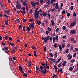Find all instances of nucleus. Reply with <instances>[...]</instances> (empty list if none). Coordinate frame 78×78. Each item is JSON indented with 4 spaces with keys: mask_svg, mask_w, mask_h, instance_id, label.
<instances>
[{
    "mask_svg": "<svg viewBox=\"0 0 78 78\" xmlns=\"http://www.w3.org/2000/svg\"><path fill=\"white\" fill-rule=\"evenodd\" d=\"M73 70V68L72 67H70L69 69V71H72Z\"/></svg>",
    "mask_w": 78,
    "mask_h": 78,
    "instance_id": "obj_33",
    "label": "nucleus"
},
{
    "mask_svg": "<svg viewBox=\"0 0 78 78\" xmlns=\"http://www.w3.org/2000/svg\"><path fill=\"white\" fill-rule=\"evenodd\" d=\"M61 57H60L59 58L58 60L57 61L58 63L59 62V61H61Z\"/></svg>",
    "mask_w": 78,
    "mask_h": 78,
    "instance_id": "obj_36",
    "label": "nucleus"
},
{
    "mask_svg": "<svg viewBox=\"0 0 78 78\" xmlns=\"http://www.w3.org/2000/svg\"><path fill=\"white\" fill-rule=\"evenodd\" d=\"M53 43H55V37H53Z\"/></svg>",
    "mask_w": 78,
    "mask_h": 78,
    "instance_id": "obj_45",
    "label": "nucleus"
},
{
    "mask_svg": "<svg viewBox=\"0 0 78 78\" xmlns=\"http://www.w3.org/2000/svg\"><path fill=\"white\" fill-rule=\"evenodd\" d=\"M31 5L32 6L36 5V3H35L33 1H32L31 2Z\"/></svg>",
    "mask_w": 78,
    "mask_h": 78,
    "instance_id": "obj_8",
    "label": "nucleus"
},
{
    "mask_svg": "<svg viewBox=\"0 0 78 78\" xmlns=\"http://www.w3.org/2000/svg\"><path fill=\"white\" fill-rule=\"evenodd\" d=\"M41 65H42L43 67H44V66H45V63L43 62L42 63H41Z\"/></svg>",
    "mask_w": 78,
    "mask_h": 78,
    "instance_id": "obj_47",
    "label": "nucleus"
},
{
    "mask_svg": "<svg viewBox=\"0 0 78 78\" xmlns=\"http://www.w3.org/2000/svg\"><path fill=\"white\" fill-rule=\"evenodd\" d=\"M59 29L57 28L56 29L55 31L56 32H58V31H59Z\"/></svg>",
    "mask_w": 78,
    "mask_h": 78,
    "instance_id": "obj_56",
    "label": "nucleus"
},
{
    "mask_svg": "<svg viewBox=\"0 0 78 78\" xmlns=\"http://www.w3.org/2000/svg\"><path fill=\"white\" fill-rule=\"evenodd\" d=\"M47 29L49 31H51V28L49 27L47 28Z\"/></svg>",
    "mask_w": 78,
    "mask_h": 78,
    "instance_id": "obj_53",
    "label": "nucleus"
},
{
    "mask_svg": "<svg viewBox=\"0 0 78 78\" xmlns=\"http://www.w3.org/2000/svg\"><path fill=\"white\" fill-rule=\"evenodd\" d=\"M29 12L31 14H33V12H32V9H30L29 11Z\"/></svg>",
    "mask_w": 78,
    "mask_h": 78,
    "instance_id": "obj_46",
    "label": "nucleus"
},
{
    "mask_svg": "<svg viewBox=\"0 0 78 78\" xmlns=\"http://www.w3.org/2000/svg\"><path fill=\"white\" fill-rule=\"evenodd\" d=\"M4 49H5V50H8L9 48H8V47H4Z\"/></svg>",
    "mask_w": 78,
    "mask_h": 78,
    "instance_id": "obj_30",
    "label": "nucleus"
},
{
    "mask_svg": "<svg viewBox=\"0 0 78 78\" xmlns=\"http://www.w3.org/2000/svg\"><path fill=\"white\" fill-rule=\"evenodd\" d=\"M53 76L54 77H55V78H57V77H58V76L56 75V74H53V76Z\"/></svg>",
    "mask_w": 78,
    "mask_h": 78,
    "instance_id": "obj_34",
    "label": "nucleus"
},
{
    "mask_svg": "<svg viewBox=\"0 0 78 78\" xmlns=\"http://www.w3.org/2000/svg\"><path fill=\"white\" fill-rule=\"evenodd\" d=\"M8 20H6L5 21V24L6 25H8Z\"/></svg>",
    "mask_w": 78,
    "mask_h": 78,
    "instance_id": "obj_23",
    "label": "nucleus"
},
{
    "mask_svg": "<svg viewBox=\"0 0 78 78\" xmlns=\"http://www.w3.org/2000/svg\"><path fill=\"white\" fill-rule=\"evenodd\" d=\"M54 47L55 48H56L57 47V43H55L53 45Z\"/></svg>",
    "mask_w": 78,
    "mask_h": 78,
    "instance_id": "obj_15",
    "label": "nucleus"
},
{
    "mask_svg": "<svg viewBox=\"0 0 78 78\" xmlns=\"http://www.w3.org/2000/svg\"><path fill=\"white\" fill-rule=\"evenodd\" d=\"M40 70L42 71V70H43V68H44V67L40 65Z\"/></svg>",
    "mask_w": 78,
    "mask_h": 78,
    "instance_id": "obj_17",
    "label": "nucleus"
},
{
    "mask_svg": "<svg viewBox=\"0 0 78 78\" xmlns=\"http://www.w3.org/2000/svg\"><path fill=\"white\" fill-rule=\"evenodd\" d=\"M68 60H70L71 58H72V56L70 55V56H69L68 57Z\"/></svg>",
    "mask_w": 78,
    "mask_h": 78,
    "instance_id": "obj_29",
    "label": "nucleus"
},
{
    "mask_svg": "<svg viewBox=\"0 0 78 78\" xmlns=\"http://www.w3.org/2000/svg\"><path fill=\"white\" fill-rule=\"evenodd\" d=\"M55 8L51 9V11L52 12H53V11H55Z\"/></svg>",
    "mask_w": 78,
    "mask_h": 78,
    "instance_id": "obj_39",
    "label": "nucleus"
},
{
    "mask_svg": "<svg viewBox=\"0 0 78 78\" xmlns=\"http://www.w3.org/2000/svg\"><path fill=\"white\" fill-rule=\"evenodd\" d=\"M67 37H66V36H63V37H62V38L63 39H66V38Z\"/></svg>",
    "mask_w": 78,
    "mask_h": 78,
    "instance_id": "obj_59",
    "label": "nucleus"
},
{
    "mask_svg": "<svg viewBox=\"0 0 78 78\" xmlns=\"http://www.w3.org/2000/svg\"><path fill=\"white\" fill-rule=\"evenodd\" d=\"M53 61L54 64H56V58H54Z\"/></svg>",
    "mask_w": 78,
    "mask_h": 78,
    "instance_id": "obj_24",
    "label": "nucleus"
},
{
    "mask_svg": "<svg viewBox=\"0 0 78 78\" xmlns=\"http://www.w3.org/2000/svg\"><path fill=\"white\" fill-rule=\"evenodd\" d=\"M62 64V63H61L58 64V67H60L61 66V65Z\"/></svg>",
    "mask_w": 78,
    "mask_h": 78,
    "instance_id": "obj_43",
    "label": "nucleus"
},
{
    "mask_svg": "<svg viewBox=\"0 0 78 78\" xmlns=\"http://www.w3.org/2000/svg\"><path fill=\"white\" fill-rule=\"evenodd\" d=\"M60 71L62 73H63V71H62V68H60Z\"/></svg>",
    "mask_w": 78,
    "mask_h": 78,
    "instance_id": "obj_48",
    "label": "nucleus"
},
{
    "mask_svg": "<svg viewBox=\"0 0 78 78\" xmlns=\"http://www.w3.org/2000/svg\"><path fill=\"white\" fill-rule=\"evenodd\" d=\"M19 69L20 70V71H22L23 70L22 68V67H21L20 66H19Z\"/></svg>",
    "mask_w": 78,
    "mask_h": 78,
    "instance_id": "obj_12",
    "label": "nucleus"
},
{
    "mask_svg": "<svg viewBox=\"0 0 78 78\" xmlns=\"http://www.w3.org/2000/svg\"><path fill=\"white\" fill-rule=\"evenodd\" d=\"M66 63H67V62L66 61H65L63 63H62V65L63 66H65L66 65Z\"/></svg>",
    "mask_w": 78,
    "mask_h": 78,
    "instance_id": "obj_16",
    "label": "nucleus"
},
{
    "mask_svg": "<svg viewBox=\"0 0 78 78\" xmlns=\"http://www.w3.org/2000/svg\"><path fill=\"white\" fill-rule=\"evenodd\" d=\"M49 56H50V57H53V53L51 52L49 54Z\"/></svg>",
    "mask_w": 78,
    "mask_h": 78,
    "instance_id": "obj_27",
    "label": "nucleus"
},
{
    "mask_svg": "<svg viewBox=\"0 0 78 78\" xmlns=\"http://www.w3.org/2000/svg\"><path fill=\"white\" fill-rule=\"evenodd\" d=\"M51 22L52 23L51 24V25H52V26H53V25H55V23L54 22V21L53 20H51Z\"/></svg>",
    "mask_w": 78,
    "mask_h": 78,
    "instance_id": "obj_25",
    "label": "nucleus"
},
{
    "mask_svg": "<svg viewBox=\"0 0 78 78\" xmlns=\"http://www.w3.org/2000/svg\"><path fill=\"white\" fill-rule=\"evenodd\" d=\"M76 53H75L74 55H73V58H75V57H76Z\"/></svg>",
    "mask_w": 78,
    "mask_h": 78,
    "instance_id": "obj_37",
    "label": "nucleus"
},
{
    "mask_svg": "<svg viewBox=\"0 0 78 78\" xmlns=\"http://www.w3.org/2000/svg\"><path fill=\"white\" fill-rule=\"evenodd\" d=\"M40 3L41 4H43V0H40Z\"/></svg>",
    "mask_w": 78,
    "mask_h": 78,
    "instance_id": "obj_62",
    "label": "nucleus"
},
{
    "mask_svg": "<svg viewBox=\"0 0 78 78\" xmlns=\"http://www.w3.org/2000/svg\"><path fill=\"white\" fill-rule=\"evenodd\" d=\"M26 28V27H23V31H25Z\"/></svg>",
    "mask_w": 78,
    "mask_h": 78,
    "instance_id": "obj_41",
    "label": "nucleus"
},
{
    "mask_svg": "<svg viewBox=\"0 0 78 78\" xmlns=\"http://www.w3.org/2000/svg\"><path fill=\"white\" fill-rule=\"evenodd\" d=\"M51 3V2H50V0H48L47 2H46V4L47 5H49Z\"/></svg>",
    "mask_w": 78,
    "mask_h": 78,
    "instance_id": "obj_13",
    "label": "nucleus"
},
{
    "mask_svg": "<svg viewBox=\"0 0 78 78\" xmlns=\"http://www.w3.org/2000/svg\"><path fill=\"white\" fill-rule=\"evenodd\" d=\"M73 17H76V14L75 12H74L73 14Z\"/></svg>",
    "mask_w": 78,
    "mask_h": 78,
    "instance_id": "obj_38",
    "label": "nucleus"
},
{
    "mask_svg": "<svg viewBox=\"0 0 78 78\" xmlns=\"http://www.w3.org/2000/svg\"><path fill=\"white\" fill-rule=\"evenodd\" d=\"M73 6H71L70 7V10H73Z\"/></svg>",
    "mask_w": 78,
    "mask_h": 78,
    "instance_id": "obj_60",
    "label": "nucleus"
},
{
    "mask_svg": "<svg viewBox=\"0 0 78 78\" xmlns=\"http://www.w3.org/2000/svg\"><path fill=\"white\" fill-rule=\"evenodd\" d=\"M44 21L45 22V23H48V21H47V20H44Z\"/></svg>",
    "mask_w": 78,
    "mask_h": 78,
    "instance_id": "obj_61",
    "label": "nucleus"
},
{
    "mask_svg": "<svg viewBox=\"0 0 78 78\" xmlns=\"http://www.w3.org/2000/svg\"><path fill=\"white\" fill-rule=\"evenodd\" d=\"M54 67L55 69H58V67L55 66V65H54Z\"/></svg>",
    "mask_w": 78,
    "mask_h": 78,
    "instance_id": "obj_49",
    "label": "nucleus"
},
{
    "mask_svg": "<svg viewBox=\"0 0 78 78\" xmlns=\"http://www.w3.org/2000/svg\"><path fill=\"white\" fill-rule=\"evenodd\" d=\"M26 31H30V28L29 27H27V29H26Z\"/></svg>",
    "mask_w": 78,
    "mask_h": 78,
    "instance_id": "obj_20",
    "label": "nucleus"
},
{
    "mask_svg": "<svg viewBox=\"0 0 78 78\" xmlns=\"http://www.w3.org/2000/svg\"><path fill=\"white\" fill-rule=\"evenodd\" d=\"M62 48H64L65 47V45H64V44H63V43H62Z\"/></svg>",
    "mask_w": 78,
    "mask_h": 78,
    "instance_id": "obj_51",
    "label": "nucleus"
},
{
    "mask_svg": "<svg viewBox=\"0 0 78 78\" xmlns=\"http://www.w3.org/2000/svg\"><path fill=\"white\" fill-rule=\"evenodd\" d=\"M16 8H17V9H21V8L22 7V5H20V4H18L16 5Z\"/></svg>",
    "mask_w": 78,
    "mask_h": 78,
    "instance_id": "obj_4",
    "label": "nucleus"
},
{
    "mask_svg": "<svg viewBox=\"0 0 78 78\" xmlns=\"http://www.w3.org/2000/svg\"><path fill=\"white\" fill-rule=\"evenodd\" d=\"M23 11L24 12L25 14H26V12H25V7H22Z\"/></svg>",
    "mask_w": 78,
    "mask_h": 78,
    "instance_id": "obj_11",
    "label": "nucleus"
},
{
    "mask_svg": "<svg viewBox=\"0 0 78 78\" xmlns=\"http://www.w3.org/2000/svg\"><path fill=\"white\" fill-rule=\"evenodd\" d=\"M54 59H53V58H50L49 59V60H50L51 61H53Z\"/></svg>",
    "mask_w": 78,
    "mask_h": 78,
    "instance_id": "obj_50",
    "label": "nucleus"
},
{
    "mask_svg": "<svg viewBox=\"0 0 78 78\" xmlns=\"http://www.w3.org/2000/svg\"><path fill=\"white\" fill-rule=\"evenodd\" d=\"M75 61V59H72L71 61L72 64H73V62Z\"/></svg>",
    "mask_w": 78,
    "mask_h": 78,
    "instance_id": "obj_26",
    "label": "nucleus"
},
{
    "mask_svg": "<svg viewBox=\"0 0 78 78\" xmlns=\"http://www.w3.org/2000/svg\"><path fill=\"white\" fill-rule=\"evenodd\" d=\"M5 14H7L8 15L11 16V13L10 11H9L8 10H6V11H5Z\"/></svg>",
    "mask_w": 78,
    "mask_h": 78,
    "instance_id": "obj_6",
    "label": "nucleus"
},
{
    "mask_svg": "<svg viewBox=\"0 0 78 78\" xmlns=\"http://www.w3.org/2000/svg\"><path fill=\"white\" fill-rule=\"evenodd\" d=\"M0 4H2L1 7L2 8H3V7H4V5L2 4V1H0Z\"/></svg>",
    "mask_w": 78,
    "mask_h": 78,
    "instance_id": "obj_28",
    "label": "nucleus"
},
{
    "mask_svg": "<svg viewBox=\"0 0 78 78\" xmlns=\"http://www.w3.org/2000/svg\"><path fill=\"white\" fill-rule=\"evenodd\" d=\"M19 29H21V28H22V26L21 25H20L19 26Z\"/></svg>",
    "mask_w": 78,
    "mask_h": 78,
    "instance_id": "obj_58",
    "label": "nucleus"
},
{
    "mask_svg": "<svg viewBox=\"0 0 78 78\" xmlns=\"http://www.w3.org/2000/svg\"><path fill=\"white\" fill-rule=\"evenodd\" d=\"M69 49H67L65 51V53H69Z\"/></svg>",
    "mask_w": 78,
    "mask_h": 78,
    "instance_id": "obj_31",
    "label": "nucleus"
},
{
    "mask_svg": "<svg viewBox=\"0 0 78 78\" xmlns=\"http://www.w3.org/2000/svg\"><path fill=\"white\" fill-rule=\"evenodd\" d=\"M50 36H48L47 37H45V38L44 37H42V40L44 41L45 43H47V42L49 40V38H50Z\"/></svg>",
    "mask_w": 78,
    "mask_h": 78,
    "instance_id": "obj_1",
    "label": "nucleus"
},
{
    "mask_svg": "<svg viewBox=\"0 0 78 78\" xmlns=\"http://www.w3.org/2000/svg\"><path fill=\"white\" fill-rule=\"evenodd\" d=\"M23 5H24L25 6H27V2L25 1H24L23 2Z\"/></svg>",
    "mask_w": 78,
    "mask_h": 78,
    "instance_id": "obj_18",
    "label": "nucleus"
},
{
    "mask_svg": "<svg viewBox=\"0 0 78 78\" xmlns=\"http://www.w3.org/2000/svg\"><path fill=\"white\" fill-rule=\"evenodd\" d=\"M58 37H59L58 35H57L55 37V40H56V41H58Z\"/></svg>",
    "mask_w": 78,
    "mask_h": 78,
    "instance_id": "obj_35",
    "label": "nucleus"
},
{
    "mask_svg": "<svg viewBox=\"0 0 78 78\" xmlns=\"http://www.w3.org/2000/svg\"><path fill=\"white\" fill-rule=\"evenodd\" d=\"M43 15L44 17H45L46 15H47V12H46L45 13L44 12L43 14Z\"/></svg>",
    "mask_w": 78,
    "mask_h": 78,
    "instance_id": "obj_22",
    "label": "nucleus"
},
{
    "mask_svg": "<svg viewBox=\"0 0 78 78\" xmlns=\"http://www.w3.org/2000/svg\"><path fill=\"white\" fill-rule=\"evenodd\" d=\"M36 5H37V6H39V2H36Z\"/></svg>",
    "mask_w": 78,
    "mask_h": 78,
    "instance_id": "obj_55",
    "label": "nucleus"
},
{
    "mask_svg": "<svg viewBox=\"0 0 78 78\" xmlns=\"http://www.w3.org/2000/svg\"><path fill=\"white\" fill-rule=\"evenodd\" d=\"M41 72L43 75H45L47 73V69H44V70H42L41 71Z\"/></svg>",
    "mask_w": 78,
    "mask_h": 78,
    "instance_id": "obj_3",
    "label": "nucleus"
},
{
    "mask_svg": "<svg viewBox=\"0 0 78 78\" xmlns=\"http://www.w3.org/2000/svg\"><path fill=\"white\" fill-rule=\"evenodd\" d=\"M54 55L55 57L56 58H57V57H58V52L57 51H56L55 52V53H54Z\"/></svg>",
    "mask_w": 78,
    "mask_h": 78,
    "instance_id": "obj_10",
    "label": "nucleus"
},
{
    "mask_svg": "<svg viewBox=\"0 0 78 78\" xmlns=\"http://www.w3.org/2000/svg\"><path fill=\"white\" fill-rule=\"evenodd\" d=\"M39 14H40V13L38 11H37V12L34 14V16L36 19H37L38 17H39Z\"/></svg>",
    "mask_w": 78,
    "mask_h": 78,
    "instance_id": "obj_2",
    "label": "nucleus"
},
{
    "mask_svg": "<svg viewBox=\"0 0 78 78\" xmlns=\"http://www.w3.org/2000/svg\"><path fill=\"white\" fill-rule=\"evenodd\" d=\"M23 75L24 76H25V77H27V76H28V74L26 73H24L23 74Z\"/></svg>",
    "mask_w": 78,
    "mask_h": 78,
    "instance_id": "obj_19",
    "label": "nucleus"
},
{
    "mask_svg": "<svg viewBox=\"0 0 78 78\" xmlns=\"http://www.w3.org/2000/svg\"><path fill=\"white\" fill-rule=\"evenodd\" d=\"M70 26L71 27H72L74 26V25L73 24V23H71Z\"/></svg>",
    "mask_w": 78,
    "mask_h": 78,
    "instance_id": "obj_54",
    "label": "nucleus"
},
{
    "mask_svg": "<svg viewBox=\"0 0 78 78\" xmlns=\"http://www.w3.org/2000/svg\"><path fill=\"white\" fill-rule=\"evenodd\" d=\"M70 33L71 34H75L76 33L75 30H71Z\"/></svg>",
    "mask_w": 78,
    "mask_h": 78,
    "instance_id": "obj_5",
    "label": "nucleus"
},
{
    "mask_svg": "<svg viewBox=\"0 0 78 78\" xmlns=\"http://www.w3.org/2000/svg\"><path fill=\"white\" fill-rule=\"evenodd\" d=\"M33 19L31 18L29 19V22H33Z\"/></svg>",
    "mask_w": 78,
    "mask_h": 78,
    "instance_id": "obj_44",
    "label": "nucleus"
},
{
    "mask_svg": "<svg viewBox=\"0 0 78 78\" xmlns=\"http://www.w3.org/2000/svg\"><path fill=\"white\" fill-rule=\"evenodd\" d=\"M62 14L64 15L65 14V11L63 10L62 12Z\"/></svg>",
    "mask_w": 78,
    "mask_h": 78,
    "instance_id": "obj_64",
    "label": "nucleus"
},
{
    "mask_svg": "<svg viewBox=\"0 0 78 78\" xmlns=\"http://www.w3.org/2000/svg\"><path fill=\"white\" fill-rule=\"evenodd\" d=\"M37 24H38V25H41V22L39 20H37Z\"/></svg>",
    "mask_w": 78,
    "mask_h": 78,
    "instance_id": "obj_9",
    "label": "nucleus"
},
{
    "mask_svg": "<svg viewBox=\"0 0 78 78\" xmlns=\"http://www.w3.org/2000/svg\"><path fill=\"white\" fill-rule=\"evenodd\" d=\"M46 33L47 34V35H48V33H49V31L48 30H47L46 31Z\"/></svg>",
    "mask_w": 78,
    "mask_h": 78,
    "instance_id": "obj_57",
    "label": "nucleus"
},
{
    "mask_svg": "<svg viewBox=\"0 0 78 78\" xmlns=\"http://www.w3.org/2000/svg\"><path fill=\"white\" fill-rule=\"evenodd\" d=\"M20 11L21 13H23V14H25V12L23 11H22V9L20 10Z\"/></svg>",
    "mask_w": 78,
    "mask_h": 78,
    "instance_id": "obj_52",
    "label": "nucleus"
},
{
    "mask_svg": "<svg viewBox=\"0 0 78 78\" xmlns=\"http://www.w3.org/2000/svg\"><path fill=\"white\" fill-rule=\"evenodd\" d=\"M11 51L12 53H15V51L14 50V49H12H12L11 50Z\"/></svg>",
    "mask_w": 78,
    "mask_h": 78,
    "instance_id": "obj_32",
    "label": "nucleus"
},
{
    "mask_svg": "<svg viewBox=\"0 0 78 78\" xmlns=\"http://www.w3.org/2000/svg\"><path fill=\"white\" fill-rule=\"evenodd\" d=\"M30 28H34V25L33 24H30L29 25Z\"/></svg>",
    "mask_w": 78,
    "mask_h": 78,
    "instance_id": "obj_7",
    "label": "nucleus"
},
{
    "mask_svg": "<svg viewBox=\"0 0 78 78\" xmlns=\"http://www.w3.org/2000/svg\"><path fill=\"white\" fill-rule=\"evenodd\" d=\"M73 46H71L70 47V49L72 50V51H73Z\"/></svg>",
    "mask_w": 78,
    "mask_h": 78,
    "instance_id": "obj_42",
    "label": "nucleus"
},
{
    "mask_svg": "<svg viewBox=\"0 0 78 78\" xmlns=\"http://www.w3.org/2000/svg\"><path fill=\"white\" fill-rule=\"evenodd\" d=\"M4 17H6L7 19H8L9 18V16H8V15H6V14H4Z\"/></svg>",
    "mask_w": 78,
    "mask_h": 78,
    "instance_id": "obj_21",
    "label": "nucleus"
},
{
    "mask_svg": "<svg viewBox=\"0 0 78 78\" xmlns=\"http://www.w3.org/2000/svg\"><path fill=\"white\" fill-rule=\"evenodd\" d=\"M9 37L8 36H6L4 38H5V39H6V40H7V39Z\"/></svg>",
    "mask_w": 78,
    "mask_h": 78,
    "instance_id": "obj_40",
    "label": "nucleus"
},
{
    "mask_svg": "<svg viewBox=\"0 0 78 78\" xmlns=\"http://www.w3.org/2000/svg\"><path fill=\"white\" fill-rule=\"evenodd\" d=\"M67 16L68 17H70V13H68L67 14Z\"/></svg>",
    "mask_w": 78,
    "mask_h": 78,
    "instance_id": "obj_63",
    "label": "nucleus"
},
{
    "mask_svg": "<svg viewBox=\"0 0 78 78\" xmlns=\"http://www.w3.org/2000/svg\"><path fill=\"white\" fill-rule=\"evenodd\" d=\"M59 49L60 51H62V46H61V45H60L59 46Z\"/></svg>",
    "mask_w": 78,
    "mask_h": 78,
    "instance_id": "obj_14",
    "label": "nucleus"
}]
</instances>
